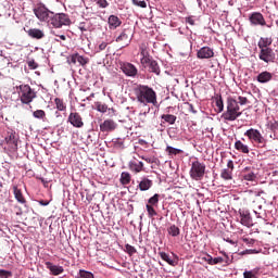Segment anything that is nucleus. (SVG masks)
Returning <instances> with one entry per match:
<instances>
[{"label":"nucleus","mask_w":278,"mask_h":278,"mask_svg":"<svg viewBox=\"0 0 278 278\" xmlns=\"http://www.w3.org/2000/svg\"><path fill=\"white\" fill-rule=\"evenodd\" d=\"M202 261L206 262L207 264H210V266H212V264H213V257L210 254H206L205 256H203Z\"/></svg>","instance_id":"obj_52"},{"label":"nucleus","mask_w":278,"mask_h":278,"mask_svg":"<svg viewBox=\"0 0 278 278\" xmlns=\"http://www.w3.org/2000/svg\"><path fill=\"white\" fill-rule=\"evenodd\" d=\"M34 118H38L39 121H45L47 118V113L45 110H36L33 112Z\"/></svg>","instance_id":"obj_36"},{"label":"nucleus","mask_w":278,"mask_h":278,"mask_svg":"<svg viewBox=\"0 0 278 278\" xmlns=\"http://www.w3.org/2000/svg\"><path fill=\"white\" fill-rule=\"evenodd\" d=\"M50 34H52V36H56L60 40H66V35L64 33L58 34V29H51Z\"/></svg>","instance_id":"obj_47"},{"label":"nucleus","mask_w":278,"mask_h":278,"mask_svg":"<svg viewBox=\"0 0 278 278\" xmlns=\"http://www.w3.org/2000/svg\"><path fill=\"white\" fill-rule=\"evenodd\" d=\"M256 81L258 84H268V81H273V73L265 71L257 75Z\"/></svg>","instance_id":"obj_19"},{"label":"nucleus","mask_w":278,"mask_h":278,"mask_svg":"<svg viewBox=\"0 0 278 278\" xmlns=\"http://www.w3.org/2000/svg\"><path fill=\"white\" fill-rule=\"evenodd\" d=\"M277 128H278L277 122L270 124V129H271L273 131H275V129H277Z\"/></svg>","instance_id":"obj_63"},{"label":"nucleus","mask_w":278,"mask_h":278,"mask_svg":"<svg viewBox=\"0 0 278 278\" xmlns=\"http://www.w3.org/2000/svg\"><path fill=\"white\" fill-rule=\"evenodd\" d=\"M146 210L148 212L149 218H153V216L157 215V212L155 211L154 206H151L150 204L146 205Z\"/></svg>","instance_id":"obj_42"},{"label":"nucleus","mask_w":278,"mask_h":278,"mask_svg":"<svg viewBox=\"0 0 278 278\" xmlns=\"http://www.w3.org/2000/svg\"><path fill=\"white\" fill-rule=\"evenodd\" d=\"M241 177L245 181H255L257 179V174L253 167H245L241 170Z\"/></svg>","instance_id":"obj_13"},{"label":"nucleus","mask_w":278,"mask_h":278,"mask_svg":"<svg viewBox=\"0 0 278 278\" xmlns=\"http://www.w3.org/2000/svg\"><path fill=\"white\" fill-rule=\"evenodd\" d=\"M165 151H166L167 155H179V154L184 153V150L173 148L170 146H167Z\"/></svg>","instance_id":"obj_34"},{"label":"nucleus","mask_w":278,"mask_h":278,"mask_svg":"<svg viewBox=\"0 0 278 278\" xmlns=\"http://www.w3.org/2000/svg\"><path fill=\"white\" fill-rule=\"evenodd\" d=\"M108 24L110 29H117V27L123 25V21H121L116 15H110L108 18Z\"/></svg>","instance_id":"obj_20"},{"label":"nucleus","mask_w":278,"mask_h":278,"mask_svg":"<svg viewBox=\"0 0 278 278\" xmlns=\"http://www.w3.org/2000/svg\"><path fill=\"white\" fill-rule=\"evenodd\" d=\"M13 194L17 203H20L21 205H25V203H27V201L25 200V195L23 194V190H21L16 185L13 186Z\"/></svg>","instance_id":"obj_18"},{"label":"nucleus","mask_w":278,"mask_h":278,"mask_svg":"<svg viewBox=\"0 0 278 278\" xmlns=\"http://www.w3.org/2000/svg\"><path fill=\"white\" fill-rule=\"evenodd\" d=\"M149 46L147 43H141L139 46V51H140V55L143 56V55H149Z\"/></svg>","instance_id":"obj_44"},{"label":"nucleus","mask_w":278,"mask_h":278,"mask_svg":"<svg viewBox=\"0 0 278 278\" xmlns=\"http://www.w3.org/2000/svg\"><path fill=\"white\" fill-rule=\"evenodd\" d=\"M138 144H140L141 147H147V140H144V139H139L138 140Z\"/></svg>","instance_id":"obj_60"},{"label":"nucleus","mask_w":278,"mask_h":278,"mask_svg":"<svg viewBox=\"0 0 278 278\" xmlns=\"http://www.w3.org/2000/svg\"><path fill=\"white\" fill-rule=\"evenodd\" d=\"M29 70L30 71H36V68H38V63H36V61L31 60L27 62Z\"/></svg>","instance_id":"obj_51"},{"label":"nucleus","mask_w":278,"mask_h":278,"mask_svg":"<svg viewBox=\"0 0 278 278\" xmlns=\"http://www.w3.org/2000/svg\"><path fill=\"white\" fill-rule=\"evenodd\" d=\"M152 186H153V180L149 178H143L139 182V190H141V192H146V190H149Z\"/></svg>","instance_id":"obj_26"},{"label":"nucleus","mask_w":278,"mask_h":278,"mask_svg":"<svg viewBox=\"0 0 278 278\" xmlns=\"http://www.w3.org/2000/svg\"><path fill=\"white\" fill-rule=\"evenodd\" d=\"M125 249H126V253H128V255H134L136 253V248L132 247L131 244H126Z\"/></svg>","instance_id":"obj_49"},{"label":"nucleus","mask_w":278,"mask_h":278,"mask_svg":"<svg viewBox=\"0 0 278 278\" xmlns=\"http://www.w3.org/2000/svg\"><path fill=\"white\" fill-rule=\"evenodd\" d=\"M140 62H141L142 66L147 67L150 65V63L153 62V59L151 58V54H146V55L141 56Z\"/></svg>","instance_id":"obj_40"},{"label":"nucleus","mask_w":278,"mask_h":278,"mask_svg":"<svg viewBox=\"0 0 278 278\" xmlns=\"http://www.w3.org/2000/svg\"><path fill=\"white\" fill-rule=\"evenodd\" d=\"M135 94L137 101L143 105H157V93L147 85H137L135 87Z\"/></svg>","instance_id":"obj_1"},{"label":"nucleus","mask_w":278,"mask_h":278,"mask_svg":"<svg viewBox=\"0 0 278 278\" xmlns=\"http://www.w3.org/2000/svg\"><path fill=\"white\" fill-rule=\"evenodd\" d=\"M130 182H131V175L127 172H123L121 175V184L123 186H127Z\"/></svg>","instance_id":"obj_33"},{"label":"nucleus","mask_w":278,"mask_h":278,"mask_svg":"<svg viewBox=\"0 0 278 278\" xmlns=\"http://www.w3.org/2000/svg\"><path fill=\"white\" fill-rule=\"evenodd\" d=\"M216 264H226L229 266V264H231V260H229V255H227V253H224V257L218 256L213 258L212 266H216Z\"/></svg>","instance_id":"obj_24"},{"label":"nucleus","mask_w":278,"mask_h":278,"mask_svg":"<svg viewBox=\"0 0 278 278\" xmlns=\"http://www.w3.org/2000/svg\"><path fill=\"white\" fill-rule=\"evenodd\" d=\"M249 21L251 25L257 26L261 25V27L266 26V18H264V15L260 12H253L249 16Z\"/></svg>","instance_id":"obj_12"},{"label":"nucleus","mask_w":278,"mask_h":278,"mask_svg":"<svg viewBox=\"0 0 278 278\" xmlns=\"http://www.w3.org/2000/svg\"><path fill=\"white\" fill-rule=\"evenodd\" d=\"M17 88V94L23 105H29L36 99V92L29 85H20Z\"/></svg>","instance_id":"obj_3"},{"label":"nucleus","mask_w":278,"mask_h":278,"mask_svg":"<svg viewBox=\"0 0 278 278\" xmlns=\"http://www.w3.org/2000/svg\"><path fill=\"white\" fill-rule=\"evenodd\" d=\"M77 58H78V53H75L71 56V62L72 64H77Z\"/></svg>","instance_id":"obj_57"},{"label":"nucleus","mask_w":278,"mask_h":278,"mask_svg":"<svg viewBox=\"0 0 278 278\" xmlns=\"http://www.w3.org/2000/svg\"><path fill=\"white\" fill-rule=\"evenodd\" d=\"M105 49H108V42L103 41L99 45L98 51H105Z\"/></svg>","instance_id":"obj_55"},{"label":"nucleus","mask_w":278,"mask_h":278,"mask_svg":"<svg viewBox=\"0 0 278 278\" xmlns=\"http://www.w3.org/2000/svg\"><path fill=\"white\" fill-rule=\"evenodd\" d=\"M54 103H55L56 110H59V112H66V103H64L63 99L55 98Z\"/></svg>","instance_id":"obj_31"},{"label":"nucleus","mask_w":278,"mask_h":278,"mask_svg":"<svg viewBox=\"0 0 278 278\" xmlns=\"http://www.w3.org/2000/svg\"><path fill=\"white\" fill-rule=\"evenodd\" d=\"M117 125L114 119H105L102 124H100V131L102 132H110L116 129Z\"/></svg>","instance_id":"obj_16"},{"label":"nucleus","mask_w":278,"mask_h":278,"mask_svg":"<svg viewBox=\"0 0 278 278\" xmlns=\"http://www.w3.org/2000/svg\"><path fill=\"white\" fill-rule=\"evenodd\" d=\"M139 116L141 118V123H147V112L140 113Z\"/></svg>","instance_id":"obj_58"},{"label":"nucleus","mask_w":278,"mask_h":278,"mask_svg":"<svg viewBox=\"0 0 278 278\" xmlns=\"http://www.w3.org/2000/svg\"><path fill=\"white\" fill-rule=\"evenodd\" d=\"M243 242H245V244H255V240H253V239H247V238H244V239H243Z\"/></svg>","instance_id":"obj_59"},{"label":"nucleus","mask_w":278,"mask_h":278,"mask_svg":"<svg viewBox=\"0 0 278 278\" xmlns=\"http://www.w3.org/2000/svg\"><path fill=\"white\" fill-rule=\"evenodd\" d=\"M50 25H52V29H61V27H64V25H71V17H68L66 13H52Z\"/></svg>","instance_id":"obj_4"},{"label":"nucleus","mask_w":278,"mask_h":278,"mask_svg":"<svg viewBox=\"0 0 278 278\" xmlns=\"http://www.w3.org/2000/svg\"><path fill=\"white\" fill-rule=\"evenodd\" d=\"M97 4L99 5V8H108V5H110V3H108V0H98Z\"/></svg>","instance_id":"obj_53"},{"label":"nucleus","mask_w":278,"mask_h":278,"mask_svg":"<svg viewBox=\"0 0 278 278\" xmlns=\"http://www.w3.org/2000/svg\"><path fill=\"white\" fill-rule=\"evenodd\" d=\"M186 23H188L189 25H194V20L192 17H187Z\"/></svg>","instance_id":"obj_61"},{"label":"nucleus","mask_w":278,"mask_h":278,"mask_svg":"<svg viewBox=\"0 0 278 278\" xmlns=\"http://www.w3.org/2000/svg\"><path fill=\"white\" fill-rule=\"evenodd\" d=\"M129 168L134 172V173H142V169L144 168V163L142 162H130L129 163Z\"/></svg>","instance_id":"obj_27"},{"label":"nucleus","mask_w":278,"mask_h":278,"mask_svg":"<svg viewBox=\"0 0 278 278\" xmlns=\"http://www.w3.org/2000/svg\"><path fill=\"white\" fill-rule=\"evenodd\" d=\"M235 149L239 151L240 153L249 154L251 150L249 149V146L244 144L242 141L237 140L235 142Z\"/></svg>","instance_id":"obj_25"},{"label":"nucleus","mask_w":278,"mask_h":278,"mask_svg":"<svg viewBox=\"0 0 278 278\" xmlns=\"http://www.w3.org/2000/svg\"><path fill=\"white\" fill-rule=\"evenodd\" d=\"M148 68L149 72L154 73V75H160V73H162V71L160 70V64H157V61L155 60H152L150 65H148Z\"/></svg>","instance_id":"obj_28"},{"label":"nucleus","mask_w":278,"mask_h":278,"mask_svg":"<svg viewBox=\"0 0 278 278\" xmlns=\"http://www.w3.org/2000/svg\"><path fill=\"white\" fill-rule=\"evenodd\" d=\"M77 62H78V64H80V66H86V64H88V62H90V60L84 55L78 54Z\"/></svg>","instance_id":"obj_45"},{"label":"nucleus","mask_w":278,"mask_h":278,"mask_svg":"<svg viewBox=\"0 0 278 278\" xmlns=\"http://www.w3.org/2000/svg\"><path fill=\"white\" fill-rule=\"evenodd\" d=\"M45 265L46 268H48V270H50L51 275L54 277H58V275H62V273H64V267L60 265H53L51 262H46Z\"/></svg>","instance_id":"obj_17"},{"label":"nucleus","mask_w":278,"mask_h":278,"mask_svg":"<svg viewBox=\"0 0 278 278\" xmlns=\"http://www.w3.org/2000/svg\"><path fill=\"white\" fill-rule=\"evenodd\" d=\"M215 105H216L218 112H223V110H225V103L223 102V96H217L215 98Z\"/></svg>","instance_id":"obj_37"},{"label":"nucleus","mask_w":278,"mask_h":278,"mask_svg":"<svg viewBox=\"0 0 278 278\" xmlns=\"http://www.w3.org/2000/svg\"><path fill=\"white\" fill-rule=\"evenodd\" d=\"M39 204L47 206V205H49V201L40 200Z\"/></svg>","instance_id":"obj_64"},{"label":"nucleus","mask_w":278,"mask_h":278,"mask_svg":"<svg viewBox=\"0 0 278 278\" xmlns=\"http://www.w3.org/2000/svg\"><path fill=\"white\" fill-rule=\"evenodd\" d=\"M129 34H131V30L124 29L122 34L116 38V42H122V47H129V43L131 42Z\"/></svg>","instance_id":"obj_15"},{"label":"nucleus","mask_w":278,"mask_h":278,"mask_svg":"<svg viewBox=\"0 0 278 278\" xmlns=\"http://www.w3.org/2000/svg\"><path fill=\"white\" fill-rule=\"evenodd\" d=\"M27 34L30 38H35L36 40H42L45 37V31L39 28H30Z\"/></svg>","instance_id":"obj_22"},{"label":"nucleus","mask_w":278,"mask_h":278,"mask_svg":"<svg viewBox=\"0 0 278 278\" xmlns=\"http://www.w3.org/2000/svg\"><path fill=\"white\" fill-rule=\"evenodd\" d=\"M242 116V111H240V104H238V100L232 97H228L226 101V112L223 113L222 117L224 121H238Z\"/></svg>","instance_id":"obj_2"},{"label":"nucleus","mask_w":278,"mask_h":278,"mask_svg":"<svg viewBox=\"0 0 278 278\" xmlns=\"http://www.w3.org/2000/svg\"><path fill=\"white\" fill-rule=\"evenodd\" d=\"M233 168H235V166H233V161L229 160V161L227 162V169H228V170H231V173H233Z\"/></svg>","instance_id":"obj_56"},{"label":"nucleus","mask_w":278,"mask_h":278,"mask_svg":"<svg viewBox=\"0 0 278 278\" xmlns=\"http://www.w3.org/2000/svg\"><path fill=\"white\" fill-rule=\"evenodd\" d=\"M157 203H160V194L159 193H155L153 197H151L148 200V205L157 207Z\"/></svg>","instance_id":"obj_38"},{"label":"nucleus","mask_w":278,"mask_h":278,"mask_svg":"<svg viewBox=\"0 0 278 278\" xmlns=\"http://www.w3.org/2000/svg\"><path fill=\"white\" fill-rule=\"evenodd\" d=\"M67 122L71 123V125L73 127H76L77 129H81V127H84V118L77 112L70 113Z\"/></svg>","instance_id":"obj_11"},{"label":"nucleus","mask_w":278,"mask_h":278,"mask_svg":"<svg viewBox=\"0 0 278 278\" xmlns=\"http://www.w3.org/2000/svg\"><path fill=\"white\" fill-rule=\"evenodd\" d=\"M244 136L250 140V142H255V144H258L262 149L266 147V138L262 136V132L255 128H250L244 132Z\"/></svg>","instance_id":"obj_7"},{"label":"nucleus","mask_w":278,"mask_h":278,"mask_svg":"<svg viewBox=\"0 0 278 278\" xmlns=\"http://www.w3.org/2000/svg\"><path fill=\"white\" fill-rule=\"evenodd\" d=\"M161 118L163 121H165V123H168L169 125H175L176 121H177V116L173 115V114H163L161 116Z\"/></svg>","instance_id":"obj_32"},{"label":"nucleus","mask_w":278,"mask_h":278,"mask_svg":"<svg viewBox=\"0 0 278 278\" xmlns=\"http://www.w3.org/2000/svg\"><path fill=\"white\" fill-rule=\"evenodd\" d=\"M159 255H160L161 260H163V262H167L169 264V266H175V261H173V258H170V255H168V253L160 252Z\"/></svg>","instance_id":"obj_35"},{"label":"nucleus","mask_w":278,"mask_h":278,"mask_svg":"<svg viewBox=\"0 0 278 278\" xmlns=\"http://www.w3.org/2000/svg\"><path fill=\"white\" fill-rule=\"evenodd\" d=\"M270 45H273V38L270 37H261L257 43L258 49H270Z\"/></svg>","instance_id":"obj_23"},{"label":"nucleus","mask_w":278,"mask_h":278,"mask_svg":"<svg viewBox=\"0 0 278 278\" xmlns=\"http://www.w3.org/2000/svg\"><path fill=\"white\" fill-rule=\"evenodd\" d=\"M258 59L265 64H273L277 60V54H275L273 48H264L260 50Z\"/></svg>","instance_id":"obj_9"},{"label":"nucleus","mask_w":278,"mask_h":278,"mask_svg":"<svg viewBox=\"0 0 278 278\" xmlns=\"http://www.w3.org/2000/svg\"><path fill=\"white\" fill-rule=\"evenodd\" d=\"M34 14L38 21H41V23H50L51 17L53 16V11L47 9L43 3H39L37 4V8L34 9Z\"/></svg>","instance_id":"obj_6"},{"label":"nucleus","mask_w":278,"mask_h":278,"mask_svg":"<svg viewBox=\"0 0 278 278\" xmlns=\"http://www.w3.org/2000/svg\"><path fill=\"white\" fill-rule=\"evenodd\" d=\"M96 110L98 112H101V114H105V112H108V104L102 103V102H96Z\"/></svg>","instance_id":"obj_41"},{"label":"nucleus","mask_w":278,"mask_h":278,"mask_svg":"<svg viewBox=\"0 0 278 278\" xmlns=\"http://www.w3.org/2000/svg\"><path fill=\"white\" fill-rule=\"evenodd\" d=\"M169 236H172L173 238H177V236H179L180 230L179 227L172 225L168 229H167Z\"/></svg>","instance_id":"obj_39"},{"label":"nucleus","mask_w":278,"mask_h":278,"mask_svg":"<svg viewBox=\"0 0 278 278\" xmlns=\"http://www.w3.org/2000/svg\"><path fill=\"white\" fill-rule=\"evenodd\" d=\"M237 102L238 105H247L249 104V99L247 97L239 96Z\"/></svg>","instance_id":"obj_48"},{"label":"nucleus","mask_w":278,"mask_h":278,"mask_svg":"<svg viewBox=\"0 0 278 278\" xmlns=\"http://www.w3.org/2000/svg\"><path fill=\"white\" fill-rule=\"evenodd\" d=\"M255 253H258L257 250H244L240 253V255H251Z\"/></svg>","instance_id":"obj_54"},{"label":"nucleus","mask_w":278,"mask_h":278,"mask_svg":"<svg viewBox=\"0 0 278 278\" xmlns=\"http://www.w3.org/2000/svg\"><path fill=\"white\" fill-rule=\"evenodd\" d=\"M78 278H94V275L90 271L80 269L78 273Z\"/></svg>","instance_id":"obj_43"},{"label":"nucleus","mask_w":278,"mask_h":278,"mask_svg":"<svg viewBox=\"0 0 278 278\" xmlns=\"http://www.w3.org/2000/svg\"><path fill=\"white\" fill-rule=\"evenodd\" d=\"M257 275H260V267H255L251 270H245L243 273V278H257Z\"/></svg>","instance_id":"obj_29"},{"label":"nucleus","mask_w":278,"mask_h":278,"mask_svg":"<svg viewBox=\"0 0 278 278\" xmlns=\"http://www.w3.org/2000/svg\"><path fill=\"white\" fill-rule=\"evenodd\" d=\"M197 58H199V60H210V58H214V49L203 47L197 52Z\"/></svg>","instance_id":"obj_14"},{"label":"nucleus","mask_w":278,"mask_h":278,"mask_svg":"<svg viewBox=\"0 0 278 278\" xmlns=\"http://www.w3.org/2000/svg\"><path fill=\"white\" fill-rule=\"evenodd\" d=\"M2 144H7L9 151L12 153L18 151V137H16V132L14 130L9 131Z\"/></svg>","instance_id":"obj_8"},{"label":"nucleus","mask_w":278,"mask_h":278,"mask_svg":"<svg viewBox=\"0 0 278 278\" xmlns=\"http://www.w3.org/2000/svg\"><path fill=\"white\" fill-rule=\"evenodd\" d=\"M240 218H241V225H244V227H252L253 219H251V213L249 212H240Z\"/></svg>","instance_id":"obj_21"},{"label":"nucleus","mask_w":278,"mask_h":278,"mask_svg":"<svg viewBox=\"0 0 278 278\" xmlns=\"http://www.w3.org/2000/svg\"><path fill=\"white\" fill-rule=\"evenodd\" d=\"M131 3L137 8H147V1L144 0H131Z\"/></svg>","instance_id":"obj_46"},{"label":"nucleus","mask_w":278,"mask_h":278,"mask_svg":"<svg viewBox=\"0 0 278 278\" xmlns=\"http://www.w3.org/2000/svg\"><path fill=\"white\" fill-rule=\"evenodd\" d=\"M12 277V271L0 269V278H9Z\"/></svg>","instance_id":"obj_50"},{"label":"nucleus","mask_w":278,"mask_h":278,"mask_svg":"<svg viewBox=\"0 0 278 278\" xmlns=\"http://www.w3.org/2000/svg\"><path fill=\"white\" fill-rule=\"evenodd\" d=\"M220 177L225 181H231V179H233V172H231V169L224 168V169H222Z\"/></svg>","instance_id":"obj_30"},{"label":"nucleus","mask_w":278,"mask_h":278,"mask_svg":"<svg viewBox=\"0 0 278 278\" xmlns=\"http://www.w3.org/2000/svg\"><path fill=\"white\" fill-rule=\"evenodd\" d=\"M121 71L126 77H136L138 75V67L129 62L121 63Z\"/></svg>","instance_id":"obj_10"},{"label":"nucleus","mask_w":278,"mask_h":278,"mask_svg":"<svg viewBox=\"0 0 278 278\" xmlns=\"http://www.w3.org/2000/svg\"><path fill=\"white\" fill-rule=\"evenodd\" d=\"M189 175L194 181H201L205 177V163L192 162Z\"/></svg>","instance_id":"obj_5"},{"label":"nucleus","mask_w":278,"mask_h":278,"mask_svg":"<svg viewBox=\"0 0 278 278\" xmlns=\"http://www.w3.org/2000/svg\"><path fill=\"white\" fill-rule=\"evenodd\" d=\"M188 105H189L190 112H192V114H197V110H194V105L190 103H188Z\"/></svg>","instance_id":"obj_62"}]
</instances>
